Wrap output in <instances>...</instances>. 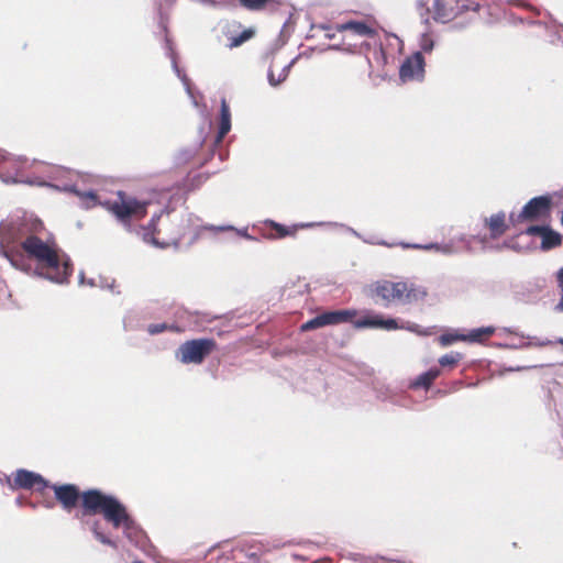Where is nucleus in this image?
I'll return each mask as SVG.
<instances>
[{"mask_svg":"<svg viewBox=\"0 0 563 563\" xmlns=\"http://www.w3.org/2000/svg\"><path fill=\"white\" fill-rule=\"evenodd\" d=\"M48 487L53 489L56 500L67 512L73 511L80 501L81 509L75 517L81 522L87 516L102 515L114 529L123 528L128 538L130 531L135 528V521L126 507L114 496L95 488L80 492L75 484H54Z\"/></svg>","mask_w":563,"mask_h":563,"instance_id":"nucleus-1","label":"nucleus"},{"mask_svg":"<svg viewBox=\"0 0 563 563\" xmlns=\"http://www.w3.org/2000/svg\"><path fill=\"white\" fill-rule=\"evenodd\" d=\"M21 250L29 260L36 263V268L44 277L56 282L66 283L73 274V265L60 250L55 240H42L30 234L21 242Z\"/></svg>","mask_w":563,"mask_h":563,"instance_id":"nucleus-2","label":"nucleus"},{"mask_svg":"<svg viewBox=\"0 0 563 563\" xmlns=\"http://www.w3.org/2000/svg\"><path fill=\"white\" fill-rule=\"evenodd\" d=\"M118 222L130 229L133 222L141 221L147 216L151 200L137 199L123 190L113 197L99 202Z\"/></svg>","mask_w":563,"mask_h":563,"instance_id":"nucleus-3","label":"nucleus"},{"mask_svg":"<svg viewBox=\"0 0 563 563\" xmlns=\"http://www.w3.org/2000/svg\"><path fill=\"white\" fill-rule=\"evenodd\" d=\"M372 296L380 299L386 307L393 303L408 305L424 299L427 292L407 282L379 280L372 288Z\"/></svg>","mask_w":563,"mask_h":563,"instance_id":"nucleus-4","label":"nucleus"},{"mask_svg":"<svg viewBox=\"0 0 563 563\" xmlns=\"http://www.w3.org/2000/svg\"><path fill=\"white\" fill-rule=\"evenodd\" d=\"M217 349L218 343L214 339H192L180 344L176 356L183 364H201Z\"/></svg>","mask_w":563,"mask_h":563,"instance_id":"nucleus-5","label":"nucleus"},{"mask_svg":"<svg viewBox=\"0 0 563 563\" xmlns=\"http://www.w3.org/2000/svg\"><path fill=\"white\" fill-rule=\"evenodd\" d=\"M356 314L357 311L352 309L324 311L316 316L314 318L308 320L307 322L302 323L300 330L302 332H307L327 325H336L345 322H351L353 321Z\"/></svg>","mask_w":563,"mask_h":563,"instance_id":"nucleus-6","label":"nucleus"},{"mask_svg":"<svg viewBox=\"0 0 563 563\" xmlns=\"http://www.w3.org/2000/svg\"><path fill=\"white\" fill-rule=\"evenodd\" d=\"M551 212V199L548 196H539L529 200L521 212L514 218L510 216V221L514 223L522 221H538L550 216Z\"/></svg>","mask_w":563,"mask_h":563,"instance_id":"nucleus-7","label":"nucleus"},{"mask_svg":"<svg viewBox=\"0 0 563 563\" xmlns=\"http://www.w3.org/2000/svg\"><path fill=\"white\" fill-rule=\"evenodd\" d=\"M484 228L488 230V235H478V241L485 245L490 240L501 238L508 230L509 223L504 211H499L484 219Z\"/></svg>","mask_w":563,"mask_h":563,"instance_id":"nucleus-8","label":"nucleus"},{"mask_svg":"<svg viewBox=\"0 0 563 563\" xmlns=\"http://www.w3.org/2000/svg\"><path fill=\"white\" fill-rule=\"evenodd\" d=\"M424 58L422 53L416 52L408 56L401 64L399 77L401 81L422 80L424 77Z\"/></svg>","mask_w":563,"mask_h":563,"instance_id":"nucleus-9","label":"nucleus"},{"mask_svg":"<svg viewBox=\"0 0 563 563\" xmlns=\"http://www.w3.org/2000/svg\"><path fill=\"white\" fill-rule=\"evenodd\" d=\"M12 486L22 489H35L42 493L48 488L49 484L40 474L27 470H18L13 475Z\"/></svg>","mask_w":563,"mask_h":563,"instance_id":"nucleus-10","label":"nucleus"},{"mask_svg":"<svg viewBox=\"0 0 563 563\" xmlns=\"http://www.w3.org/2000/svg\"><path fill=\"white\" fill-rule=\"evenodd\" d=\"M354 327L357 329L364 328H382L385 330L408 329L413 331L412 325H399L395 319H383L379 314H368L354 321Z\"/></svg>","mask_w":563,"mask_h":563,"instance_id":"nucleus-11","label":"nucleus"},{"mask_svg":"<svg viewBox=\"0 0 563 563\" xmlns=\"http://www.w3.org/2000/svg\"><path fill=\"white\" fill-rule=\"evenodd\" d=\"M460 13L457 0H434L431 14L434 21L448 23Z\"/></svg>","mask_w":563,"mask_h":563,"instance_id":"nucleus-12","label":"nucleus"},{"mask_svg":"<svg viewBox=\"0 0 563 563\" xmlns=\"http://www.w3.org/2000/svg\"><path fill=\"white\" fill-rule=\"evenodd\" d=\"M334 29L340 33L350 32L352 35L367 38H375L378 36L377 30L365 21H346L336 23Z\"/></svg>","mask_w":563,"mask_h":563,"instance_id":"nucleus-13","label":"nucleus"},{"mask_svg":"<svg viewBox=\"0 0 563 563\" xmlns=\"http://www.w3.org/2000/svg\"><path fill=\"white\" fill-rule=\"evenodd\" d=\"M265 232L264 236L271 240L284 239L287 236H295L299 229L305 228L303 224H294L290 227L280 224L273 220H266L264 222Z\"/></svg>","mask_w":563,"mask_h":563,"instance_id":"nucleus-14","label":"nucleus"},{"mask_svg":"<svg viewBox=\"0 0 563 563\" xmlns=\"http://www.w3.org/2000/svg\"><path fill=\"white\" fill-rule=\"evenodd\" d=\"M231 130V112L227 101L223 99L221 101L220 109V126L217 135V143H220L222 139L229 133Z\"/></svg>","mask_w":563,"mask_h":563,"instance_id":"nucleus-15","label":"nucleus"},{"mask_svg":"<svg viewBox=\"0 0 563 563\" xmlns=\"http://www.w3.org/2000/svg\"><path fill=\"white\" fill-rule=\"evenodd\" d=\"M440 369L434 367L419 375L412 383L411 388H424L429 389L433 382L440 376Z\"/></svg>","mask_w":563,"mask_h":563,"instance_id":"nucleus-16","label":"nucleus"},{"mask_svg":"<svg viewBox=\"0 0 563 563\" xmlns=\"http://www.w3.org/2000/svg\"><path fill=\"white\" fill-rule=\"evenodd\" d=\"M225 35L229 40L227 46L232 49L243 45L245 42L251 40L255 35V31L253 29H245L236 35L228 31L225 32Z\"/></svg>","mask_w":563,"mask_h":563,"instance_id":"nucleus-17","label":"nucleus"},{"mask_svg":"<svg viewBox=\"0 0 563 563\" xmlns=\"http://www.w3.org/2000/svg\"><path fill=\"white\" fill-rule=\"evenodd\" d=\"M562 244V236L560 233L548 228L541 239V249L544 251L555 249Z\"/></svg>","mask_w":563,"mask_h":563,"instance_id":"nucleus-18","label":"nucleus"},{"mask_svg":"<svg viewBox=\"0 0 563 563\" xmlns=\"http://www.w3.org/2000/svg\"><path fill=\"white\" fill-rule=\"evenodd\" d=\"M401 246L404 249H415V250H434L437 252H441L444 254H451L453 252L452 246L450 244H438V243H430V244H409V243H401Z\"/></svg>","mask_w":563,"mask_h":563,"instance_id":"nucleus-19","label":"nucleus"},{"mask_svg":"<svg viewBox=\"0 0 563 563\" xmlns=\"http://www.w3.org/2000/svg\"><path fill=\"white\" fill-rule=\"evenodd\" d=\"M240 4L249 11H262L268 5L278 4V0H239Z\"/></svg>","mask_w":563,"mask_h":563,"instance_id":"nucleus-20","label":"nucleus"},{"mask_svg":"<svg viewBox=\"0 0 563 563\" xmlns=\"http://www.w3.org/2000/svg\"><path fill=\"white\" fill-rule=\"evenodd\" d=\"M90 530L91 532L93 533L95 538L101 542L102 544H106V545H109L113 549H117L118 548V544L117 542H114L113 540H111L108 536H106L102 531H101V522L100 520H93L92 523L90 525Z\"/></svg>","mask_w":563,"mask_h":563,"instance_id":"nucleus-21","label":"nucleus"},{"mask_svg":"<svg viewBox=\"0 0 563 563\" xmlns=\"http://www.w3.org/2000/svg\"><path fill=\"white\" fill-rule=\"evenodd\" d=\"M4 254L15 267L22 269L26 268L23 255L14 246H7L4 250Z\"/></svg>","mask_w":563,"mask_h":563,"instance_id":"nucleus-22","label":"nucleus"},{"mask_svg":"<svg viewBox=\"0 0 563 563\" xmlns=\"http://www.w3.org/2000/svg\"><path fill=\"white\" fill-rule=\"evenodd\" d=\"M495 333V328L493 327H484L474 329L470 332L467 338L473 342H482L483 340H486L490 338Z\"/></svg>","mask_w":563,"mask_h":563,"instance_id":"nucleus-23","label":"nucleus"},{"mask_svg":"<svg viewBox=\"0 0 563 563\" xmlns=\"http://www.w3.org/2000/svg\"><path fill=\"white\" fill-rule=\"evenodd\" d=\"M290 66H291V64H289L287 66H284L280 69V71L278 74H276V75H275L274 70L271 68L269 71H268V82L272 86L276 87L279 84H282L283 81H285L286 78L288 77Z\"/></svg>","mask_w":563,"mask_h":563,"instance_id":"nucleus-24","label":"nucleus"},{"mask_svg":"<svg viewBox=\"0 0 563 563\" xmlns=\"http://www.w3.org/2000/svg\"><path fill=\"white\" fill-rule=\"evenodd\" d=\"M462 360V354L459 352H451L449 354L442 355L439 358V364L443 367H454Z\"/></svg>","mask_w":563,"mask_h":563,"instance_id":"nucleus-25","label":"nucleus"},{"mask_svg":"<svg viewBox=\"0 0 563 563\" xmlns=\"http://www.w3.org/2000/svg\"><path fill=\"white\" fill-rule=\"evenodd\" d=\"M558 287L561 289V297L555 306V310L563 312V267L556 273Z\"/></svg>","mask_w":563,"mask_h":563,"instance_id":"nucleus-26","label":"nucleus"},{"mask_svg":"<svg viewBox=\"0 0 563 563\" xmlns=\"http://www.w3.org/2000/svg\"><path fill=\"white\" fill-rule=\"evenodd\" d=\"M549 227H543V225H531L527 229L526 233L528 235H532V236H543L544 232L547 231Z\"/></svg>","mask_w":563,"mask_h":563,"instance_id":"nucleus-27","label":"nucleus"},{"mask_svg":"<svg viewBox=\"0 0 563 563\" xmlns=\"http://www.w3.org/2000/svg\"><path fill=\"white\" fill-rule=\"evenodd\" d=\"M166 328L167 327L165 324H154V325L150 327L148 331L152 334H156V333L164 331Z\"/></svg>","mask_w":563,"mask_h":563,"instance_id":"nucleus-28","label":"nucleus"},{"mask_svg":"<svg viewBox=\"0 0 563 563\" xmlns=\"http://www.w3.org/2000/svg\"><path fill=\"white\" fill-rule=\"evenodd\" d=\"M159 219V216L157 217H153L148 223V229L152 230V233L155 234L156 233V221Z\"/></svg>","mask_w":563,"mask_h":563,"instance_id":"nucleus-29","label":"nucleus"},{"mask_svg":"<svg viewBox=\"0 0 563 563\" xmlns=\"http://www.w3.org/2000/svg\"><path fill=\"white\" fill-rule=\"evenodd\" d=\"M441 341H442L443 344H449V343H451L453 341V339L449 338L448 335H442L441 336Z\"/></svg>","mask_w":563,"mask_h":563,"instance_id":"nucleus-30","label":"nucleus"},{"mask_svg":"<svg viewBox=\"0 0 563 563\" xmlns=\"http://www.w3.org/2000/svg\"><path fill=\"white\" fill-rule=\"evenodd\" d=\"M551 344H553V342L550 341V340H547V341H543V342L539 343L538 345L539 346H547V345H551Z\"/></svg>","mask_w":563,"mask_h":563,"instance_id":"nucleus-31","label":"nucleus"},{"mask_svg":"<svg viewBox=\"0 0 563 563\" xmlns=\"http://www.w3.org/2000/svg\"><path fill=\"white\" fill-rule=\"evenodd\" d=\"M89 197H90L91 199H93V200H96V199H97V196H96L95 194H92V192H90V194H89Z\"/></svg>","mask_w":563,"mask_h":563,"instance_id":"nucleus-32","label":"nucleus"},{"mask_svg":"<svg viewBox=\"0 0 563 563\" xmlns=\"http://www.w3.org/2000/svg\"><path fill=\"white\" fill-rule=\"evenodd\" d=\"M379 53H380V55H382V57H383V59H384V58H385V54H384V51H383V48H382V47H380V49H379Z\"/></svg>","mask_w":563,"mask_h":563,"instance_id":"nucleus-33","label":"nucleus"},{"mask_svg":"<svg viewBox=\"0 0 563 563\" xmlns=\"http://www.w3.org/2000/svg\"><path fill=\"white\" fill-rule=\"evenodd\" d=\"M132 563H145V562L140 561V560H135V561H133Z\"/></svg>","mask_w":563,"mask_h":563,"instance_id":"nucleus-34","label":"nucleus"},{"mask_svg":"<svg viewBox=\"0 0 563 563\" xmlns=\"http://www.w3.org/2000/svg\"><path fill=\"white\" fill-rule=\"evenodd\" d=\"M556 342L563 345V339H559Z\"/></svg>","mask_w":563,"mask_h":563,"instance_id":"nucleus-35","label":"nucleus"},{"mask_svg":"<svg viewBox=\"0 0 563 563\" xmlns=\"http://www.w3.org/2000/svg\"><path fill=\"white\" fill-rule=\"evenodd\" d=\"M228 229H232L231 227H228ZM221 230H227L225 227H222Z\"/></svg>","mask_w":563,"mask_h":563,"instance_id":"nucleus-36","label":"nucleus"}]
</instances>
